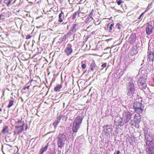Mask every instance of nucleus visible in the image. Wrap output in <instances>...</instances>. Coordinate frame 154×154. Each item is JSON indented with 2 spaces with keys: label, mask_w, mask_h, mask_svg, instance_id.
Returning <instances> with one entry per match:
<instances>
[{
  "label": "nucleus",
  "mask_w": 154,
  "mask_h": 154,
  "mask_svg": "<svg viewBox=\"0 0 154 154\" xmlns=\"http://www.w3.org/2000/svg\"><path fill=\"white\" fill-rule=\"evenodd\" d=\"M145 149L147 154H154V142L152 137L149 134L146 135L145 137Z\"/></svg>",
  "instance_id": "f257e3e1"
},
{
  "label": "nucleus",
  "mask_w": 154,
  "mask_h": 154,
  "mask_svg": "<svg viewBox=\"0 0 154 154\" xmlns=\"http://www.w3.org/2000/svg\"><path fill=\"white\" fill-rule=\"evenodd\" d=\"M133 108L135 112L140 114L142 113L144 107L141 103L136 102L134 103Z\"/></svg>",
  "instance_id": "f03ea898"
},
{
  "label": "nucleus",
  "mask_w": 154,
  "mask_h": 154,
  "mask_svg": "<svg viewBox=\"0 0 154 154\" xmlns=\"http://www.w3.org/2000/svg\"><path fill=\"white\" fill-rule=\"evenodd\" d=\"M134 85L133 82H129L128 83L127 86L128 92L127 94L128 96H132L135 92Z\"/></svg>",
  "instance_id": "7ed1b4c3"
},
{
  "label": "nucleus",
  "mask_w": 154,
  "mask_h": 154,
  "mask_svg": "<svg viewBox=\"0 0 154 154\" xmlns=\"http://www.w3.org/2000/svg\"><path fill=\"white\" fill-rule=\"evenodd\" d=\"M146 79L144 77L140 78L138 81V85L141 89L146 88Z\"/></svg>",
  "instance_id": "20e7f679"
},
{
  "label": "nucleus",
  "mask_w": 154,
  "mask_h": 154,
  "mask_svg": "<svg viewBox=\"0 0 154 154\" xmlns=\"http://www.w3.org/2000/svg\"><path fill=\"white\" fill-rule=\"evenodd\" d=\"M132 114L129 111L125 112L123 114L122 119L124 121L125 123H128L131 118Z\"/></svg>",
  "instance_id": "39448f33"
},
{
  "label": "nucleus",
  "mask_w": 154,
  "mask_h": 154,
  "mask_svg": "<svg viewBox=\"0 0 154 154\" xmlns=\"http://www.w3.org/2000/svg\"><path fill=\"white\" fill-rule=\"evenodd\" d=\"M73 51V50L72 48V45L70 44L68 45L67 47L65 48L64 52L67 56L71 54Z\"/></svg>",
  "instance_id": "423d86ee"
},
{
  "label": "nucleus",
  "mask_w": 154,
  "mask_h": 154,
  "mask_svg": "<svg viewBox=\"0 0 154 154\" xmlns=\"http://www.w3.org/2000/svg\"><path fill=\"white\" fill-rule=\"evenodd\" d=\"M146 24L147 25L146 27V34L149 35L152 33L153 27L152 25L148 23H147Z\"/></svg>",
  "instance_id": "0eeeda50"
},
{
  "label": "nucleus",
  "mask_w": 154,
  "mask_h": 154,
  "mask_svg": "<svg viewBox=\"0 0 154 154\" xmlns=\"http://www.w3.org/2000/svg\"><path fill=\"white\" fill-rule=\"evenodd\" d=\"M82 119L83 118L82 116H79L76 117L75 118L73 123L80 125L82 122Z\"/></svg>",
  "instance_id": "6e6552de"
},
{
  "label": "nucleus",
  "mask_w": 154,
  "mask_h": 154,
  "mask_svg": "<svg viewBox=\"0 0 154 154\" xmlns=\"http://www.w3.org/2000/svg\"><path fill=\"white\" fill-rule=\"evenodd\" d=\"M57 140L66 141L67 137L63 134H60L57 137Z\"/></svg>",
  "instance_id": "1a4fd4ad"
},
{
  "label": "nucleus",
  "mask_w": 154,
  "mask_h": 154,
  "mask_svg": "<svg viewBox=\"0 0 154 154\" xmlns=\"http://www.w3.org/2000/svg\"><path fill=\"white\" fill-rule=\"evenodd\" d=\"M134 121L136 124H139L141 121V117L140 114L135 115L134 118Z\"/></svg>",
  "instance_id": "9d476101"
},
{
  "label": "nucleus",
  "mask_w": 154,
  "mask_h": 154,
  "mask_svg": "<svg viewBox=\"0 0 154 154\" xmlns=\"http://www.w3.org/2000/svg\"><path fill=\"white\" fill-rule=\"evenodd\" d=\"M24 125V123H23L20 126H15V128L17 129V133L18 134H19L21 133L24 130L23 129V126Z\"/></svg>",
  "instance_id": "9b49d317"
},
{
  "label": "nucleus",
  "mask_w": 154,
  "mask_h": 154,
  "mask_svg": "<svg viewBox=\"0 0 154 154\" xmlns=\"http://www.w3.org/2000/svg\"><path fill=\"white\" fill-rule=\"evenodd\" d=\"M80 125L78 124H76L75 123H73V127L72 128V130L73 132L76 133L78 131Z\"/></svg>",
  "instance_id": "f8f14e48"
},
{
  "label": "nucleus",
  "mask_w": 154,
  "mask_h": 154,
  "mask_svg": "<svg viewBox=\"0 0 154 154\" xmlns=\"http://www.w3.org/2000/svg\"><path fill=\"white\" fill-rule=\"evenodd\" d=\"M61 116H58L57 118L55 120V121H54V122L53 123V125L54 126V127L55 128H56L57 125H58V124L60 122V120H61Z\"/></svg>",
  "instance_id": "ddd939ff"
},
{
  "label": "nucleus",
  "mask_w": 154,
  "mask_h": 154,
  "mask_svg": "<svg viewBox=\"0 0 154 154\" xmlns=\"http://www.w3.org/2000/svg\"><path fill=\"white\" fill-rule=\"evenodd\" d=\"M148 56L150 61H153L154 60V51H150L148 52Z\"/></svg>",
  "instance_id": "4468645a"
},
{
  "label": "nucleus",
  "mask_w": 154,
  "mask_h": 154,
  "mask_svg": "<svg viewBox=\"0 0 154 154\" xmlns=\"http://www.w3.org/2000/svg\"><path fill=\"white\" fill-rule=\"evenodd\" d=\"M14 0H4V3L5 6L9 7L10 5L14 3Z\"/></svg>",
  "instance_id": "2eb2a0df"
},
{
  "label": "nucleus",
  "mask_w": 154,
  "mask_h": 154,
  "mask_svg": "<svg viewBox=\"0 0 154 154\" xmlns=\"http://www.w3.org/2000/svg\"><path fill=\"white\" fill-rule=\"evenodd\" d=\"M78 23L73 24L71 27L70 30L72 32H75L78 28Z\"/></svg>",
  "instance_id": "dca6fc26"
},
{
  "label": "nucleus",
  "mask_w": 154,
  "mask_h": 154,
  "mask_svg": "<svg viewBox=\"0 0 154 154\" xmlns=\"http://www.w3.org/2000/svg\"><path fill=\"white\" fill-rule=\"evenodd\" d=\"M64 19V15L63 12L61 11L59 15L58 22L60 23H61L63 21Z\"/></svg>",
  "instance_id": "f3484780"
},
{
  "label": "nucleus",
  "mask_w": 154,
  "mask_h": 154,
  "mask_svg": "<svg viewBox=\"0 0 154 154\" xmlns=\"http://www.w3.org/2000/svg\"><path fill=\"white\" fill-rule=\"evenodd\" d=\"M65 141L57 140V144L58 147L61 149L65 145Z\"/></svg>",
  "instance_id": "a211bd4d"
},
{
  "label": "nucleus",
  "mask_w": 154,
  "mask_h": 154,
  "mask_svg": "<svg viewBox=\"0 0 154 154\" xmlns=\"http://www.w3.org/2000/svg\"><path fill=\"white\" fill-rule=\"evenodd\" d=\"M129 39L130 40L129 42L130 44H133L136 41V37L135 36H131Z\"/></svg>",
  "instance_id": "6ab92c4d"
},
{
  "label": "nucleus",
  "mask_w": 154,
  "mask_h": 154,
  "mask_svg": "<svg viewBox=\"0 0 154 154\" xmlns=\"http://www.w3.org/2000/svg\"><path fill=\"white\" fill-rule=\"evenodd\" d=\"M93 20H94L93 17L89 14L86 19V23H89L91 21Z\"/></svg>",
  "instance_id": "aec40b11"
},
{
  "label": "nucleus",
  "mask_w": 154,
  "mask_h": 154,
  "mask_svg": "<svg viewBox=\"0 0 154 154\" xmlns=\"http://www.w3.org/2000/svg\"><path fill=\"white\" fill-rule=\"evenodd\" d=\"M2 132L3 134H5L6 133L8 132V127L5 126V127L3 129Z\"/></svg>",
  "instance_id": "412c9836"
},
{
  "label": "nucleus",
  "mask_w": 154,
  "mask_h": 154,
  "mask_svg": "<svg viewBox=\"0 0 154 154\" xmlns=\"http://www.w3.org/2000/svg\"><path fill=\"white\" fill-rule=\"evenodd\" d=\"M62 87V85H59V84H57L55 87L54 88V90L56 91H59Z\"/></svg>",
  "instance_id": "4be33fe9"
},
{
  "label": "nucleus",
  "mask_w": 154,
  "mask_h": 154,
  "mask_svg": "<svg viewBox=\"0 0 154 154\" xmlns=\"http://www.w3.org/2000/svg\"><path fill=\"white\" fill-rule=\"evenodd\" d=\"M79 14L80 12L79 11H76L73 14L72 19L73 20L75 19L77 16H79Z\"/></svg>",
  "instance_id": "5701e85b"
},
{
  "label": "nucleus",
  "mask_w": 154,
  "mask_h": 154,
  "mask_svg": "<svg viewBox=\"0 0 154 154\" xmlns=\"http://www.w3.org/2000/svg\"><path fill=\"white\" fill-rule=\"evenodd\" d=\"M31 83V85H33L34 87L38 86V83L36 80H32Z\"/></svg>",
  "instance_id": "b1692460"
},
{
  "label": "nucleus",
  "mask_w": 154,
  "mask_h": 154,
  "mask_svg": "<svg viewBox=\"0 0 154 154\" xmlns=\"http://www.w3.org/2000/svg\"><path fill=\"white\" fill-rule=\"evenodd\" d=\"M97 13V12L96 11L93 9L91 10V12L89 14V15L91 17L92 16H93V17H94Z\"/></svg>",
  "instance_id": "393cba45"
},
{
  "label": "nucleus",
  "mask_w": 154,
  "mask_h": 154,
  "mask_svg": "<svg viewBox=\"0 0 154 154\" xmlns=\"http://www.w3.org/2000/svg\"><path fill=\"white\" fill-rule=\"evenodd\" d=\"M114 26V23H112V24H111L110 25H109V23L108 25V27L109 26V27H108L109 29V31L110 32H112V27L113 26Z\"/></svg>",
  "instance_id": "a878e982"
},
{
  "label": "nucleus",
  "mask_w": 154,
  "mask_h": 154,
  "mask_svg": "<svg viewBox=\"0 0 154 154\" xmlns=\"http://www.w3.org/2000/svg\"><path fill=\"white\" fill-rule=\"evenodd\" d=\"M14 102V100H10L8 105V108H10L12 106Z\"/></svg>",
  "instance_id": "bb28decb"
},
{
  "label": "nucleus",
  "mask_w": 154,
  "mask_h": 154,
  "mask_svg": "<svg viewBox=\"0 0 154 154\" xmlns=\"http://www.w3.org/2000/svg\"><path fill=\"white\" fill-rule=\"evenodd\" d=\"M84 61H82L81 62V66L82 69H85L86 67V65L85 63H83Z\"/></svg>",
  "instance_id": "cd10ccee"
},
{
  "label": "nucleus",
  "mask_w": 154,
  "mask_h": 154,
  "mask_svg": "<svg viewBox=\"0 0 154 154\" xmlns=\"http://www.w3.org/2000/svg\"><path fill=\"white\" fill-rule=\"evenodd\" d=\"M148 9H146L143 12L141 13V14L138 17V20L140 19L143 16V14L146 12L148 11Z\"/></svg>",
  "instance_id": "c85d7f7f"
},
{
  "label": "nucleus",
  "mask_w": 154,
  "mask_h": 154,
  "mask_svg": "<svg viewBox=\"0 0 154 154\" xmlns=\"http://www.w3.org/2000/svg\"><path fill=\"white\" fill-rule=\"evenodd\" d=\"M121 22H120L118 23L116 26V27H117V28L119 29H120L121 28V27H122V25L121 24Z\"/></svg>",
  "instance_id": "c756f323"
},
{
  "label": "nucleus",
  "mask_w": 154,
  "mask_h": 154,
  "mask_svg": "<svg viewBox=\"0 0 154 154\" xmlns=\"http://www.w3.org/2000/svg\"><path fill=\"white\" fill-rule=\"evenodd\" d=\"M48 146V143L47 144L46 146H45V147L44 148L42 149L44 151V152L46 151V150L47 149Z\"/></svg>",
  "instance_id": "7c9ffc66"
},
{
  "label": "nucleus",
  "mask_w": 154,
  "mask_h": 154,
  "mask_svg": "<svg viewBox=\"0 0 154 154\" xmlns=\"http://www.w3.org/2000/svg\"><path fill=\"white\" fill-rule=\"evenodd\" d=\"M26 89H27L28 90L29 89V86H28L26 87L23 88V90H25Z\"/></svg>",
  "instance_id": "2f4dec72"
},
{
  "label": "nucleus",
  "mask_w": 154,
  "mask_h": 154,
  "mask_svg": "<svg viewBox=\"0 0 154 154\" xmlns=\"http://www.w3.org/2000/svg\"><path fill=\"white\" fill-rule=\"evenodd\" d=\"M106 66V63H105L102 65L101 67H103V68H104Z\"/></svg>",
  "instance_id": "473e14b6"
},
{
  "label": "nucleus",
  "mask_w": 154,
  "mask_h": 154,
  "mask_svg": "<svg viewBox=\"0 0 154 154\" xmlns=\"http://www.w3.org/2000/svg\"><path fill=\"white\" fill-rule=\"evenodd\" d=\"M44 152L42 149V148L40 149V154H42Z\"/></svg>",
  "instance_id": "72a5a7b5"
},
{
  "label": "nucleus",
  "mask_w": 154,
  "mask_h": 154,
  "mask_svg": "<svg viewBox=\"0 0 154 154\" xmlns=\"http://www.w3.org/2000/svg\"><path fill=\"white\" fill-rule=\"evenodd\" d=\"M121 1V0H120L117 2V4L118 5H121V4L122 3Z\"/></svg>",
  "instance_id": "f704fd0d"
},
{
  "label": "nucleus",
  "mask_w": 154,
  "mask_h": 154,
  "mask_svg": "<svg viewBox=\"0 0 154 154\" xmlns=\"http://www.w3.org/2000/svg\"><path fill=\"white\" fill-rule=\"evenodd\" d=\"M31 36L30 35H27L26 37V39H29L31 38Z\"/></svg>",
  "instance_id": "c9c22d12"
},
{
  "label": "nucleus",
  "mask_w": 154,
  "mask_h": 154,
  "mask_svg": "<svg viewBox=\"0 0 154 154\" xmlns=\"http://www.w3.org/2000/svg\"><path fill=\"white\" fill-rule=\"evenodd\" d=\"M21 123H22V122L21 121H17V124H19V125H20Z\"/></svg>",
  "instance_id": "e433bc0d"
},
{
  "label": "nucleus",
  "mask_w": 154,
  "mask_h": 154,
  "mask_svg": "<svg viewBox=\"0 0 154 154\" xmlns=\"http://www.w3.org/2000/svg\"><path fill=\"white\" fill-rule=\"evenodd\" d=\"M120 153V151L119 150H118L116 152V154H119Z\"/></svg>",
  "instance_id": "4c0bfd02"
},
{
  "label": "nucleus",
  "mask_w": 154,
  "mask_h": 154,
  "mask_svg": "<svg viewBox=\"0 0 154 154\" xmlns=\"http://www.w3.org/2000/svg\"><path fill=\"white\" fill-rule=\"evenodd\" d=\"M96 20H97V21H99V18H96Z\"/></svg>",
  "instance_id": "58836bf2"
},
{
  "label": "nucleus",
  "mask_w": 154,
  "mask_h": 154,
  "mask_svg": "<svg viewBox=\"0 0 154 154\" xmlns=\"http://www.w3.org/2000/svg\"><path fill=\"white\" fill-rule=\"evenodd\" d=\"M91 69L92 70H93V67H91Z\"/></svg>",
  "instance_id": "ea45409f"
},
{
  "label": "nucleus",
  "mask_w": 154,
  "mask_h": 154,
  "mask_svg": "<svg viewBox=\"0 0 154 154\" xmlns=\"http://www.w3.org/2000/svg\"><path fill=\"white\" fill-rule=\"evenodd\" d=\"M2 111V109L0 107V112L1 111Z\"/></svg>",
  "instance_id": "a19ab883"
},
{
  "label": "nucleus",
  "mask_w": 154,
  "mask_h": 154,
  "mask_svg": "<svg viewBox=\"0 0 154 154\" xmlns=\"http://www.w3.org/2000/svg\"><path fill=\"white\" fill-rule=\"evenodd\" d=\"M1 15H0V20H1Z\"/></svg>",
  "instance_id": "79ce46f5"
},
{
  "label": "nucleus",
  "mask_w": 154,
  "mask_h": 154,
  "mask_svg": "<svg viewBox=\"0 0 154 154\" xmlns=\"http://www.w3.org/2000/svg\"><path fill=\"white\" fill-rule=\"evenodd\" d=\"M89 102V101H87V102H86V103H88Z\"/></svg>",
  "instance_id": "37998d69"
},
{
  "label": "nucleus",
  "mask_w": 154,
  "mask_h": 154,
  "mask_svg": "<svg viewBox=\"0 0 154 154\" xmlns=\"http://www.w3.org/2000/svg\"><path fill=\"white\" fill-rule=\"evenodd\" d=\"M153 82H154V78H153Z\"/></svg>",
  "instance_id": "c03bdc74"
},
{
  "label": "nucleus",
  "mask_w": 154,
  "mask_h": 154,
  "mask_svg": "<svg viewBox=\"0 0 154 154\" xmlns=\"http://www.w3.org/2000/svg\"><path fill=\"white\" fill-rule=\"evenodd\" d=\"M83 0H80V2H81Z\"/></svg>",
  "instance_id": "a18cd8bd"
},
{
  "label": "nucleus",
  "mask_w": 154,
  "mask_h": 154,
  "mask_svg": "<svg viewBox=\"0 0 154 154\" xmlns=\"http://www.w3.org/2000/svg\"><path fill=\"white\" fill-rule=\"evenodd\" d=\"M94 65H95V64L94 63L93 64Z\"/></svg>",
  "instance_id": "49530a36"
},
{
  "label": "nucleus",
  "mask_w": 154,
  "mask_h": 154,
  "mask_svg": "<svg viewBox=\"0 0 154 154\" xmlns=\"http://www.w3.org/2000/svg\"><path fill=\"white\" fill-rule=\"evenodd\" d=\"M93 64H92L91 65V66Z\"/></svg>",
  "instance_id": "de8ad7c7"
}]
</instances>
